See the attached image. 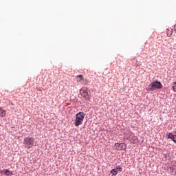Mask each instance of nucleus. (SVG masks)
<instances>
[{
    "mask_svg": "<svg viewBox=\"0 0 176 176\" xmlns=\"http://www.w3.org/2000/svg\"><path fill=\"white\" fill-rule=\"evenodd\" d=\"M163 87V85H162V82L159 81H155L150 85L146 87V90L148 91H155V90H160V89H162Z\"/></svg>",
    "mask_w": 176,
    "mask_h": 176,
    "instance_id": "obj_1",
    "label": "nucleus"
},
{
    "mask_svg": "<svg viewBox=\"0 0 176 176\" xmlns=\"http://www.w3.org/2000/svg\"><path fill=\"white\" fill-rule=\"evenodd\" d=\"M80 94L83 100L89 101L91 97V93L86 87H83L80 90Z\"/></svg>",
    "mask_w": 176,
    "mask_h": 176,
    "instance_id": "obj_2",
    "label": "nucleus"
},
{
    "mask_svg": "<svg viewBox=\"0 0 176 176\" xmlns=\"http://www.w3.org/2000/svg\"><path fill=\"white\" fill-rule=\"evenodd\" d=\"M85 116V114L83 112H79L76 115V120L74 123L76 127H78V126H80V124L83 123Z\"/></svg>",
    "mask_w": 176,
    "mask_h": 176,
    "instance_id": "obj_3",
    "label": "nucleus"
},
{
    "mask_svg": "<svg viewBox=\"0 0 176 176\" xmlns=\"http://www.w3.org/2000/svg\"><path fill=\"white\" fill-rule=\"evenodd\" d=\"M35 141V139L31 137H27L24 139L25 145H29L30 146H34V142Z\"/></svg>",
    "mask_w": 176,
    "mask_h": 176,
    "instance_id": "obj_4",
    "label": "nucleus"
},
{
    "mask_svg": "<svg viewBox=\"0 0 176 176\" xmlns=\"http://www.w3.org/2000/svg\"><path fill=\"white\" fill-rule=\"evenodd\" d=\"M115 146H116V149H117L118 151H122V149H126V148L127 147V146L123 143H121V144L116 143Z\"/></svg>",
    "mask_w": 176,
    "mask_h": 176,
    "instance_id": "obj_5",
    "label": "nucleus"
},
{
    "mask_svg": "<svg viewBox=\"0 0 176 176\" xmlns=\"http://www.w3.org/2000/svg\"><path fill=\"white\" fill-rule=\"evenodd\" d=\"M76 79L77 82L82 83V81L85 80V77H83V75L80 74V75L76 76Z\"/></svg>",
    "mask_w": 176,
    "mask_h": 176,
    "instance_id": "obj_6",
    "label": "nucleus"
},
{
    "mask_svg": "<svg viewBox=\"0 0 176 176\" xmlns=\"http://www.w3.org/2000/svg\"><path fill=\"white\" fill-rule=\"evenodd\" d=\"M130 142L132 143V144H137L138 143V138H137V136H132L131 140H130Z\"/></svg>",
    "mask_w": 176,
    "mask_h": 176,
    "instance_id": "obj_7",
    "label": "nucleus"
},
{
    "mask_svg": "<svg viewBox=\"0 0 176 176\" xmlns=\"http://www.w3.org/2000/svg\"><path fill=\"white\" fill-rule=\"evenodd\" d=\"M6 115V111H4L2 107H0V116L1 118H3Z\"/></svg>",
    "mask_w": 176,
    "mask_h": 176,
    "instance_id": "obj_8",
    "label": "nucleus"
},
{
    "mask_svg": "<svg viewBox=\"0 0 176 176\" xmlns=\"http://www.w3.org/2000/svg\"><path fill=\"white\" fill-rule=\"evenodd\" d=\"M116 170H117V173L118 171V173H122V171L123 170V168L120 166H116Z\"/></svg>",
    "mask_w": 176,
    "mask_h": 176,
    "instance_id": "obj_9",
    "label": "nucleus"
},
{
    "mask_svg": "<svg viewBox=\"0 0 176 176\" xmlns=\"http://www.w3.org/2000/svg\"><path fill=\"white\" fill-rule=\"evenodd\" d=\"M110 173L112 175H118V170L116 169H112Z\"/></svg>",
    "mask_w": 176,
    "mask_h": 176,
    "instance_id": "obj_10",
    "label": "nucleus"
},
{
    "mask_svg": "<svg viewBox=\"0 0 176 176\" xmlns=\"http://www.w3.org/2000/svg\"><path fill=\"white\" fill-rule=\"evenodd\" d=\"M172 89L173 91H176V81L172 83Z\"/></svg>",
    "mask_w": 176,
    "mask_h": 176,
    "instance_id": "obj_11",
    "label": "nucleus"
},
{
    "mask_svg": "<svg viewBox=\"0 0 176 176\" xmlns=\"http://www.w3.org/2000/svg\"><path fill=\"white\" fill-rule=\"evenodd\" d=\"M173 137H174V135H173L172 133H169L168 134V139L172 140Z\"/></svg>",
    "mask_w": 176,
    "mask_h": 176,
    "instance_id": "obj_12",
    "label": "nucleus"
},
{
    "mask_svg": "<svg viewBox=\"0 0 176 176\" xmlns=\"http://www.w3.org/2000/svg\"><path fill=\"white\" fill-rule=\"evenodd\" d=\"M170 170L172 171V173H173V174L176 175V168L174 167H170Z\"/></svg>",
    "mask_w": 176,
    "mask_h": 176,
    "instance_id": "obj_13",
    "label": "nucleus"
},
{
    "mask_svg": "<svg viewBox=\"0 0 176 176\" xmlns=\"http://www.w3.org/2000/svg\"><path fill=\"white\" fill-rule=\"evenodd\" d=\"M5 174H6V175H12V173L8 169L5 170Z\"/></svg>",
    "mask_w": 176,
    "mask_h": 176,
    "instance_id": "obj_14",
    "label": "nucleus"
},
{
    "mask_svg": "<svg viewBox=\"0 0 176 176\" xmlns=\"http://www.w3.org/2000/svg\"><path fill=\"white\" fill-rule=\"evenodd\" d=\"M172 140L173 142H175V144H176V135H174V136L172 138Z\"/></svg>",
    "mask_w": 176,
    "mask_h": 176,
    "instance_id": "obj_15",
    "label": "nucleus"
},
{
    "mask_svg": "<svg viewBox=\"0 0 176 176\" xmlns=\"http://www.w3.org/2000/svg\"><path fill=\"white\" fill-rule=\"evenodd\" d=\"M129 133L131 135V134H133V133H131L130 131H129Z\"/></svg>",
    "mask_w": 176,
    "mask_h": 176,
    "instance_id": "obj_16",
    "label": "nucleus"
},
{
    "mask_svg": "<svg viewBox=\"0 0 176 176\" xmlns=\"http://www.w3.org/2000/svg\"><path fill=\"white\" fill-rule=\"evenodd\" d=\"M0 173H3V170H0Z\"/></svg>",
    "mask_w": 176,
    "mask_h": 176,
    "instance_id": "obj_17",
    "label": "nucleus"
}]
</instances>
